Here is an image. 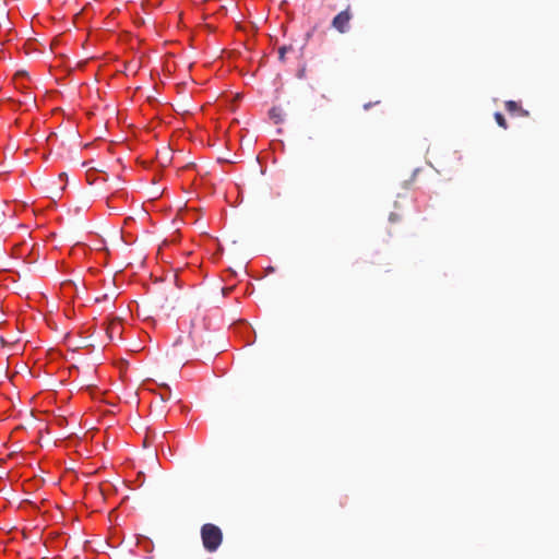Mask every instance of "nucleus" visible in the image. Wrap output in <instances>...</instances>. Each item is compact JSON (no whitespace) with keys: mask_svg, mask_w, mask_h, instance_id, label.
Segmentation results:
<instances>
[{"mask_svg":"<svg viewBox=\"0 0 559 559\" xmlns=\"http://www.w3.org/2000/svg\"><path fill=\"white\" fill-rule=\"evenodd\" d=\"M201 539L205 550L209 552H214L218 549L223 542V532L215 524H203L201 527Z\"/></svg>","mask_w":559,"mask_h":559,"instance_id":"obj_1","label":"nucleus"},{"mask_svg":"<svg viewBox=\"0 0 559 559\" xmlns=\"http://www.w3.org/2000/svg\"><path fill=\"white\" fill-rule=\"evenodd\" d=\"M353 17L349 7L340 12L332 20V26L340 33H346L349 29V22Z\"/></svg>","mask_w":559,"mask_h":559,"instance_id":"obj_2","label":"nucleus"},{"mask_svg":"<svg viewBox=\"0 0 559 559\" xmlns=\"http://www.w3.org/2000/svg\"><path fill=\"white\" fill-rule=\"evenodd\" d=\"M504 107L510 114H519L522 117H528L530 112L526 109H523L516 102L507 100L504 103Z\"/></svg>","mask_w":559,"mask_h":559,"instance_id":"obj_3","label":"nucleus"},{"mask_svg":"<svg viewBox=\"0 0 559 559\" xmlns=\"http://www.w3.org/2000/svg\"><path fill=\"white\" fill-rule=\"evenodd\" d=\"M120 329V322L118 320H114L109 323L107 332L111 336L112 333H118Z\"/></svg>","mask_w":559,"mask_h":559,"instance_id":"obj_4","label":"nucleus"},{"mask_svg":"<svg viewBox=\"0 0 559 559\" xmlns=\"http://www.w3.org/2000/svg\"><path fill=\"white\" fill-rule=\"evenodd\" d=\"M495 120H496V122L498 123L499 127H501L503 129H508L507 120H506V118L503 117V115L501 112H496L495 114Z\"/></svg>","mask_w":559,"mask_h":559,"instance_id":"obj_5","label":"nucleus"},{"mask_svg":"<svg viewBox=\"0 0 559 559\" xmlns=\"http://www.w3.org/2000/svg\"><path fill=\"white\" fill-rule=\"evenodd\" d=\"M292 47H287V46H282L280 49H278V58L281 61H284L285 60V55L288 50H290Z\"/></svg>","mask_w":559,"mask_h":559,"instance_id":"obj_6","label":"nucleus"},{"mask_svg":"<svg viewBox=\"0 0 559 559\" xmlns=\"http://www.w3.org/2000/svg\"><path fill=\"white\" fill-rule=\"evenodd\" d=\"M278 109L277 108H272L270 110V116L272 119H274L275 123H278L282 121L280 115L277 114Z\"/></svg>","mask_w":559,"mask_h":559,"instance_id":"obj_7","label":"nucleus"},{"mask_svg":"<svg viewBox=\"0 0 559 559\" xmlns=\"http://www.w3.org/2000/svg\"><path fill=\"white\" fill-rule=\"evenodd\" d=\"M397 218H399V217H397V214H395V213H392V214L390 215V221H391V222H396V221H397Z\"/></svg>","mask_w":559,"mask_h":559,"instance_id":"obj_8","label":"nucleus"},{"mask_svg":"<svg viewBox=\"0 0 559 559\" xmlns=\"http://www.w3.org/2000/svg\"><path fill=\"white\" fill-rule=\"evenodd\" d=\"M64 177H66V174H64V173H62V174H60V175H59V178H60V179H64Z\"/></svg>","mask_w":559,"mask_h":559,"instance_id":"obj_9","label":"nucleus"},{"mask_svg":"<svg viewBox=\"0 0 559 559\" xmlns=\"http://www.w3.org/2000/svg\"><path fill=\"white\" fill-rule=\"evenodd\" d=\"M364 107L365 109H368L370 107V104H366Z\"/></svg>","mask_w":559,"mask_h":559,"instance_id":"obj_10","label":"nucleus"}]
</instances>
